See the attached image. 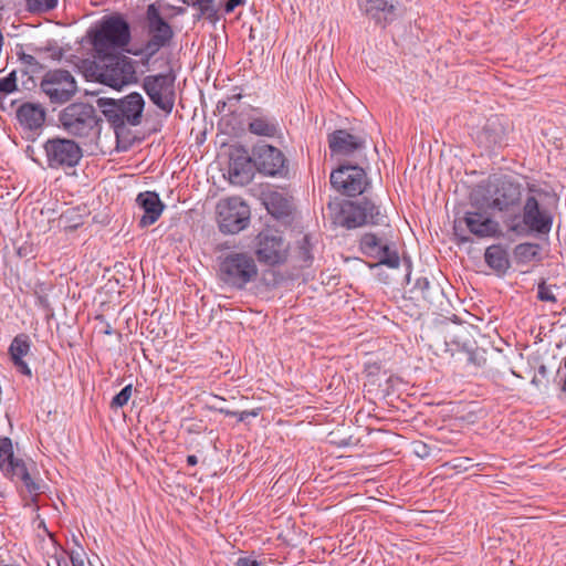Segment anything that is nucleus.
I'll return each instance as SVG.
<instances>
[{
  "mask_svg": "<svg viewBox=\"0 0 566 566\" xmlns=\"http://www.w3.org/2000/svg\"><path fill=\"white\" fill-rule=\"evenodd\" d=\"M546 192L535 186L528 187L524 198L522 219L514 217L509 228L511 231L520 232L527 229L541 234H547L552 229L553 217L551 212L542 206V200Z\"/></svg>",
  "mask_w": 566,
  "mask_h": 566,
  "instance_id": "nucleus-1",
  "label": "nucleus"
},
{
  "mask_svg": "<svg viewBox=\"0 0 566 566\" xmlns=\"http://www.w3.org/2000/svg\"><path fill=\"white\" fill-rule=\"evenodd\" d=\"M130 41V27L119 14L104 17L92 39L98 57H109Z\"/></svg>",
  "mask_w": 566,
  "mask_h": 566,
  "instance_id": "nucleus-2",
  "label": "nucleus"
},
{
  "mask_svg": "<svg viewBox=\"0 0 566 566\" xmlns=\"http://www.w3.org/2000/svg\"><path fill=\"white\" fill-rule=\"evenodd\" d=\"M62 128L71 136L94 140L101 133V119L95 108L87 103H73L59 115Z\"/></svg>",
  "mask_w": 566,
  "mask_h": 566,
  "instance_id": "nucleus-3",
  "label": "nucleus"
},
{
  "mask_svg": "<svg viewBox=\"0 0 566 566\" xmlns=\"http://www.w3.org/2000/svg\"><path fill=\"white\" fill-rule=\"evenodd\" d=\"M258 273L254 258L247 252H230L219 258L218 276L232 289H244L256 279Z\"/></svg>",
  "mask_w": 566,
  "mask_h": 566,
  "instance_id": "nucleus-4",
  "label": "nucleus"
},
{
  "mask_svg": "<svg viewBox=\"0 0 566 566\" xmlns=\"http://www.w3.org/2000/svg\"><path fill=\"white\" fill-rule=\"evenodd\" d=\"M105 106L104 114L115 127L142 124L145 99L140 93L133 92L119 99H109Z\"/></svg>",
  "mask_w": 566,
  "mask_h": 566,
  "instance_id": "nucleus-5",
  "label": "nucleus"
},
{
  "mask_svg": "<svg viewBox=\"0 0 566 566\" xmlns=\"http://www.w3.org/2000/svg\"><path fill=\"white\" fill-rule=\"evenodd\" d=\"M217 219L222 233L234 234L248 227L250 208L238 197L224 198L217 205Z\"/></svg>",
  "mask_w": 566,
  "mask_h": 566,
  "instance_id": "nucleus-6",
  "label": "nucleus"
},
{
  "mask_svg": "<svg viewBox=\"0 0 566 566\" xmlns=\"http://www.w3.org/2000/svg\"><path fill=\"white\" fill-rule=\"evenodd\" d=\"M48 167L67 169L75 167L83 157L82 148L73 139L54 137L44 143Z\"/></svg>",
  "mask_w": 566,
  "mask_h": 566,
  "instance_id": "nucleus-7",
  "label": "nucleus"
},
{
  "mask_svg": "<svg viewBox=\"0 0 566 566\" xmlns=\"http://www.w3.org/2000/svg\"><path fill=\"white\" fill-rule=\"evenodd\" d=\"M176 76L169 72L166 74L147 75L143 81V88L149 99L165 114H170L175 106Z\"/></svg>",
  "mask_w": 566,
  "mask_h": 566,
  "instance_id": "nucleus-8",
  "label": "nucleus"
},
{
  "mask_svg": "<svg viewBox=\"0 0 566 566\" xmlns=\"http://www.w3.org/2000/svg\"><path fill=\"white\" fill-rule=\"evenodd\" d=\"M385 221L377 206L364 199L361 202H345L339 212L338 222L347 229H355L365 224H381Z\"/></svg>",
  "mask_w": 566,
  "mask_h": 566,
  "instance_id": "nucleus-9",
  "label": "nucleus"
},
{
  "mask_svg": "<svg viewBox=\"0 0 566 566\" xmlns=\"http://www.w3.org/2000/svg\"><path fill=\"white\" fill-rule=\"evenodd\" d=\"M41 90L51 103L63 104L70 101L76 93L77 86L73 75L65 70H53L45 73Z\"/></svg>",
  "mask_w": 566,
  "mask_h": 566,
  "instance_id": "nucleus-10",
  "label": "nucleus"
},
{
  "mask_svg": "<svg viewBox=\"0 0 566 566\" xmlns=\"http://www.w3.org/2000/svg\"><path fill=\"white\" fill-rule=\"evenodd\" d=\"M254 252L261 263L276 265L286 260L289 244L276 231L268 229L256 235Z\"/></svg>",
  "mask_w": 566,
  "mask_h": 566,
  "instance_id": "nucleus-11",
  "label": "nucleus"
},
{
  "mask_svg": "<svg viewBox=\"0 0 566 566\" xmlns=\"http://www.w3.org/2000/svg\"><path fill=\"white\" fill-rule=\"evenodd\" d=\"M146 17L149 40L145 44L144 52L153 56L170 42L174 31L154 3L148 6Z\"/></svg>",
  "mask_w": 566,
  "mask_h": 566,
  "instance_id": "nucleus-12",
  "label": "nucleus"
},
{
  "mask_svg": "<svg viewBox=\"0 0 566 566\" xmlns=\"http://www.w3.org/2000/svg\"><path fill=\"white\" fill-rule=\"evenodd\" d=\"M521 199L520 186L507 178H501L489 185L485 202L491 209L511 211Z\"/></svg>",
  "mask_w": 566,
  "mask_h": 566,
  "instance_id": "nucleus-13",
  "label": "nucleus"
},
{
  "mask_svg": "<svg viewBox=\"0 0 566 566\" xmlns=\"http://www.w3.org/2000/svg\"><path fill=\"white\" fill-rule=\"evenodd\" d=\"M99 81L113 88L119 90L137 81L134 62L127 57H111L99 73Z\"/></svg>",
  "mask_w": 566,
  "mask_h": 566,
  "instance_id": "nucleus-14",
  "label": "nucleus"
},
{
  "mask_svg": "<svg viewBox=\"0 0 566 566\" xmlns=\"http://www.w3.org/2000/svg\"><path fill=\"white\" fill-rule=\"evenodd\" d=\"M331 184L346 196H357L367 185L366 174L358 166H340L331 174Z\"/></svg>",
  "mask_w": 566,
  "mask_h": 566,
  "instance_id": "nucleus-15",
  "label": "nucleus"
},
{
  "mask_svg": "<svg viewBox=\"0 0 566 566\" xmlns=\"http://www.w3.org/2000/svg\"><path fill=\"white\" fill-rule=\"evenodd\" d=\"M255 168L263 175L277 176L285 170V156L276 147L268 144H258L252 149V157Z\"/></svg>",
  "mask_w": 566,
  "mask_h": 566,
  "instance_id": "nucleus-16",
  "label": "nucleus"
},
{
  "mask_svg": "<svg viewBox=\"0 0 566 566\" xmlns=\"http://www.w3.org/2000/svg\"><path fill=\"white\" fill-rule=\"evenodd\" d=\"M359 247L365 255L374 258L378 264H384L391 269H397L400 264L397 251L384 243L374 233H365L360 239Z\"/></svg>",
  "mask_w": 566,
  "mask_h": 566,
  "instance_id": "nucleus-17",
  "label": "nucleus"
},
{
  "mask_svg": "<svg viewBox=\"0 0 566 566\" xmlns=\"http://www.w3.org/2000/svg\"><path fill=\"white\" fill-rule=\"evenodd\" d=\"M462 221L470 233L476 238L485 239L501 235L500 223L485 211H467Z\"/></svg>",
  "mask_w": 566,
  "mask_h": 566,
  "instance_id": "nucleus-18",
  "label": "nucleus"
},
{
  "mask_svg": "<svg viewBox=\"0 0 566 566\" xmlns=\"http://www.w3.org/2000/svg\"><path fill=\"white\" fill-rule=\"evenodd\" d=\"M358 3L364 14L381 27L392 22L397 17V0H359Z\"/></svg>",
  "mask_w": 566,
  "mask_h": 566,
  "instance_id": "nucleus-19",
  "label": "nucleus"
},
{
  "mask_svg": "<svg viewBox=\"0 0 566 566\" xmlns=\"http://www.w3.org/2000/svg\"><path fill=\"white\" fill-rule=\"evenodd\" d=\"M366 140L361 136L349 134L347 130L338 129L328 136V146L332 154L350 156L365 148Z\"/></svg>",
  "mask_w": 566,
  "mask_h": 566,
  "instance_id": "nucleus-20",
  "label": "nucleus"
},
{
  "mask_svg": "<svg viewBox=\"0 0 566 566\" xmlns=\"http://www.w3.org/2000/svg\"><path fill=\"white\" fill-rule=\"evenodd\" d=\"M136 202L144 211V214L139 219V226L143 228L154 224L163 213L164 203L156 192H142L137 196Z\"/></svg>",
  "mask_w": 566,
  "mask_h": 566,
  "instance_id": "nucleus-21",
  "label": "nucleus"
},
{
  "mask_svg": "<svg viewBox=\"0 0 566 566\" xmlns=\"http://www.w3.org/2000/svg\"><path fill=\"white\" fill-rule=\"evenodd\" d=\"M19 123L27 129L40 128L45 120V111L41 105L24 103L17 111Z\"/></svg>",
  "mask_w": 566,
  "mask_h": 566,
  "instance_id": "nucleus-22",
  "label": "nucleus"
},
{
  "mask_svg": "<svg viewBox=\"0 0 566 566\" xmlns=\"http://www.w3.org/2000/svg\"><path fill=\"white\" fill-rule=\"evenodd\" d=\"M29 352V336L25 334L17 335L11 342V345L9 347V354L18 370L27 376H31V369L29 368L28 364L23 360V357L27 356Z\"/></svg>",
  "mask_w": 566,
  "mask_h": 566,
  "instance_id": "nucleus-23",
  "label": "nucleus"
},
{
  "mask_svg": "<svg viewBox=\"0 0 566 566\" xmlns=\"http://www.w3.org/2000/svg\"><path fill=\"white\" fill-rule=\"evenodd\" d=\"M251 157L245 155L230 158L228 175L231 184L242 186L251 180Z\"/></svg>",
  "mask_w": 566,
  "mask_h": 566,
  "instance_id": "nucleus-24",
  "label": "nucleus"
},
{
  "mask_svg": "<svg viewBox=\"0 0 566 566\" xmlns=\"http://www.w3.org/2000/svg\"><path fill=\"white\" fill-rule=\"evenodd\" d=\"M249 132L256 136L276 137L281 135L277 120L269 116H253L248 125Z\"/></svg>",
  "mask_w": 566,
  "mask_h": 566,
  "instance_id": "nucleus-25",
  "label": "nucleus"
},
{
  "mask_svg": "<svg viewBox=\"0 0 566 566\" xmlns=\"http://www.w3.org/2000/svg\"><path fill=\"white\" fill-rule=\"evenodd\" d=\"M484 260L488 266L499 274H504L510 268L507 250L501 244H493L486 248Z\"/></svg>",
  "mask_w": 566,
  "mask_h": 566,
  "instance_id": "nucleus-26",
  "label": "nucleus"
},
{
  "mask_svg": "<svg viewBox=\"0 0 566 566\" xmlns=\"http://www.w3.org/2000/svg\"><path fill=\"white\" fill-rule=\"evenodd\" d=\"M264 205L269 213L276 218L289 216L292 209L290 199L279 191L266 193L264 196Z\"/></svg>",
  "mask_w": 566,
  "mask_h": 566,
  "instance_id": "nucleus-27",
  "label": "nucleus"
},
{
  "mask_svg": "<svg viewBox=\"0 0 566 566\" xmlns=\"http://www.w3.org/2000/svg\"><path fill=\"white\" fill-rule=\"evenodd\" d=\"M2 471L6 474H10L18 480H21L30 492L38 490V485L33 482L22 460L15 459L11 465H8Z\"/></svg>",
  "mask_w": 566,
  "mask_h": 566,
  "instance_id": "nucleus-28",
  "label": "nucleus"
},
{
  "mask_svg": "<svg viewBox=\"0 0 566 566\" xmlns=\"http://www.w3.org/2000/svg\"><path fill=\"white\" fill-rule=\"evenodd\" d=\"M18 90L15 72H11L8 76L0 78V109L8 111L6 105L7 97Z\"/></svg>",
  "mask_w": 566,
  "mask_h": 566,
  "instance_id": "nucleus-29",
  "label": "nucleus"
},
{
  "mask_svg": "<svg viewBox=\"0 0 566 566\" xmlns=\"http://www.w3.org/2000/svg\"><path fill=\"white\" fill-rule=\"evenodd\" d=\"M188 6L197 9L200 17H205L209 20L217 19L218 9L216 0H189Z\"/></svg>",
  "mask_w": 566,
  "mask_h": 566,
  "instance_id": "nucleus-30",
  "label": "nucleus"
},
{
  "mask_svg": "<svg viewBox=\"0 0 566 566\" xmlns=\"http://www.w3.org/2000/svg\"><path fill=\"white\" fill-rule=\"evenodd\" d=\"M15 460L13 455V448L10 438H1L0 439V469L3 470L8 465H11Z\"/></svg>",
  "mask_w": 566,
  "mask_h": 566,
  "instance_id": "nucleus-31",
  "label": "nucleus"
},
{
  "mask_svg": "<svg viewBox=\"0 0 566 566\" xmlns=\"http://www.w3.org/2000/svg\"><path fill=\"white\" fill-rule=\"evenodd\" d=\"M57 0H27V8L30 12H46L54 9Z\"/></svg>",
  "mask_w": 566,
  "mask_h": 566,
  "instance_id": "nucleus-32",
  "label": "nucleus"
},
{
  "mask_svg": "<svg viewBox=\"0 0 566 566\" xmlns=\"http://www.w3.org/2000/svg\"><path fill=\"white\" fill-rule=\"evenodd\" d=\"M211 409H213L220 413H223L226 416L238 417L239 421H245L249 417H258L260 413L259 408L249 410V411L245 410V411L237 412V411H231L223 407H217V405H213V406H211Z\"/></svg>",
  "mask_w": 566,
  "mask_h": 566,
  "instance_id": "nucleus-33",
  "label": "nucleus"
},
{
  "mask_svg": "<svg viewBox=\"0 0 566 566\" xmlns=\"http://www.w3.org/2000/svg\"><path fill=\"white\" fill-rule=\"evenodd\" d=\"M132 385L125 386L111 401V408L117 409L124 407L132 397Z\"/></svg>",
  "mask_w": 566,
  "mask_h": 566,
  "instance_id": "nucleus-34",
  "label": "nucleus"
},
{
  "mask_svg": "<svg viewBox=\"0 0 566 566\" xmlns=\"http://www.w3.org/2000/svg\"><path fill=\"white\" fill-rule=\"evenodd\" d=\"M431 290L432 286L427 277H420L416 281L413 291L423 300L431 301Z\"/></svg>",
  "mask_w": 566,
  "mask_h": 566,
  "instance_id": "nucleus-35",
  "label": "nucleus"
},
{
  "mask_svg": "<svg viewBox=\"0 0 566 566\" xmlns=\"http://www.w3.org/2000/svg\"><path fill=\"white\" fill-rule=\"evenodd\" d=\"M538 247L533 243H522L518 244L515 249L516 254L521 258H525L527 260H532L537 255Z\"/></svg>",
  "mask_w": 566,
  "mask_h": 566,
  "instance_id": "nucleus-36",
  "label": "nucleus"
},
{
  "mask_svg": "<svg viewBox=\"0 0 566 566\" xmlns=\"http://www.w3.org/2000/svg\"><path fill=\"white\" fill-rule=\"evenodd\" d=\"M537 297L543 302H556V297L552 292L551 287L545 283L541 282L537 287Z\"/></svg>",
  "mask_w": 566,
  "mask_h": 566,
  "instance_id": "nucleus-37",
  "label": "nucleus"
},
{
  "mask_svg": "<svg viewBox=\"0 0 566 566\" xmlns=\"http://www.w3.org/2000/svg\"><path fill=\"white\" fill-rule=\"evenodd\" d=\"M237 566H265L261 562H258L251 556L240 557L238 558Z\"/></svg>",
  "mask_w": 566,
  "mask_h": 566,
  "instance_id": "nucleus-38",
  "label": "nucleus"
},
{
  "mask_svg": "<svg viewBox=\"0 0 566 566\" xmlns=\"http://www.w3.org/2000/svg\"><path fill=\"white\" fill-rule=\"evenodd\" d=\"M244 0H228L224 4V12L231 13L237 7L243 4Z\"/></svg>",
  "mask_w": 566,
  "mask_h": 566,
  "instance_id": "nucleus-39",
  "label": "nucleus"
},
{
  "mask_svg": "<svg viewBox=\"0 0 566 566\" xmlns=\"http://www.w3.org/2000/svg\"><path fill=\"white\" fill-rule=\"evenodd\" d=\"M71 564V558H66L64 556H60V557H54L53 559V565L51 563L48 564V566H70Z\"/></svg>",
  "mask_w": 566,
  "mask_h": 566,
  "instance_id": "nucleus-40",
  "label": "nucleus"
},
{
  "mask_svg": "<svg viewBox=\"0 0 566 566\" xmlns=\"http://www.w3.org/2000/svg\"><path fill=\"white\" fill-rule=\"evenodd\" d=\"M303 243H304V245L301 248L302 249V258H303L304 261H308V260L312 259V255L310 254V251L307 249V245H308V238L307 237H304Z\"/></svg>",
  "mask_w": 566,
  "mask_h": 566,
  "instance_id": "nucleus-41",
  "label": "nucleus"
},
{
  "mask_svg": "<svg viewBox=\"0 0 566 566\" xmlns=\"http://www.w3.org/2000/svg\"><path fill=\"white\" fill-rule=\"evenodd\" d=\"M71 564L72 566H91L88 563H85L84 559L80 557L71 556Z\"/></svg>",
  "mask_w": 566,
  "mask_h": 566,
  "instance_id": "nucleus-42",
  "label": "nucleus"
},
{
  "mask_svg": "<svg viewBox=\"0 0 566 566\" xmlns=\"http://www.w3.org/2000/svg\"><path fill=\"white\" fill-rule=\"evenodd\" d=\"M23 61L27 63V64H35V59L32 56V55H29V54H23Z\"/></svg>",
  "mask_w": 566,
  "mask_h": 566,
  "instance_id": "nucleus-43",
  "label": "nucleus"
},
{
  "mask_svg": "<svg viewBox=\"0 0 566 566\" xmlns=\"http://www.w3.org/2000/svg\"><path fill=\"white\" fill-rule=\"evenodd\" d=\"M187 463H188L189 465H196V464L198 463V459H197V457H196V455H193V454L188 455V457H187Z\"/></svg>",
  "mask_w": 566,
  "mask_h": 566,
  "instance_id": "nucleus-44",
  "label": "nucleus"
},
{
  "mask_svg": "<svg viewBox=\"0 0 566 566\" xmlns=\"http://www.w3.org/2000/svg\"><path fill=\"white\" fill-rule=\"evenodd\" d=\"M538 374H539V375H542V376H546V374H547V368H546V366L541 365V366L538 367Z\"/></svg>",
  "mask_w": 566,
  "mask_h": 566,
  "instance_id": "nucleus-45",
  "label": "nucleus"
},
{
  "mask_svg": "<svg viewBox=\"0 0 566 566\" xmlns=\"http://www.w3.org/2000/svg\"><path fill=\"white\" fill-rule=\"evenodd\" d=\"M496 122H497V119H496V118H495V119H493V120H492V119H490V120L488 122L486 126L484 127V130H488L491 126H495V125H496Z\"/></svg>",
  "mask_w": 566,
  "mask_h": 566,
  "instance_id": "nucleus-46",
  "label": "nucleus"
},
{
  "mask_svg": "<svg viewBox=\"0 0 566 566\" xmlns=\"http://www.w3.org/2000/svg\"><path fill=\"white\" fill-rule=\"evenodd\" d=\"M562 390H563L564 392H566V377H565L564 384H563V386H562Z\"/></svg>",
  "mask_w": 566,
  "mask_h": 566,
  "instance_id": "nucleus-47",
  "label": "nucleus"
},
{
  "mask_svg": "<svg viewBox=\"0 0 566 566\" xmlns=\"http://www.w3.org/2000/svg\"><path fill=\"white\" fill-rule=\"evenodd\" d=\"M532 384H534V385H536V386L538 385V381H537V378H536V377H534V378L532 379Z\"/></svg>",
  "mask_w": 566,
  "mask_h": 566,
  "instance_id": "nucleus-48",
  "label": "nucleus"
},
{
  "mask_svg": "<svg viewBox=\"0 0 566 566\" xmlns=\"http://www.w3.org/2000/svg\"><path fill=\"white\" fill-rule=\"evenodd\" d=\"M426 444H422V449H423V453L421 455H427L428 453L426 452Z\"/></svg>",
  "mask_w": 566,
  "mask_h": 566,
  "instance_id": "nucleus-49",
  "label": "nucleus"
},
{
  "mask_svg": "<svg viewBox=\"0 0 566 566\" xmlns=\"http://www.w3.org/2000/svg\"><path fill=\"white\" fill-rule=\"evenodd\" d=\"M461 241H462V242H468V241H470V239H469V238L463 237V238H461Z\"/></svg>",
  "mask_w": 566,
  "mask_h": 566,
  "instance_id": "nucleus-50",
  "label": "nucleus"
},
{
  "mask_svg": "<svg viewBox=\"0 0 566 566\" xmlns=\"http://www.w3.org/2000/svg\"><path fill=\"white\" fill-rule=\"evenodd\" d=\"M214 398H216L217 400H221V401H223V400H224L222 397H217V396H216Z\"/></svg>",
  "mask_w": 566,
  "mask_h": 566,
  "instance_id": "nucleus-51",
  "label": "nucleus"
},
{
  "mask_svg": "<svg viewBox=\"0 0 566 566\" xmlns=\"http://www.w3.org/2000/svg\"><path fill=\"white\" fill-rule=\"evenodd\" d=\"M417 453L421 455L423 453V449H420V451H417Z\"/></svg>",
  "mask_w": 566,
  "mask_h": 566,
  "instance_id": "nucleus-52",
  "label": "nucleus"
},
{
  "mask_svg": "<svg viewBox=\"0 0 566 566\" xmlns=\"http://www.w3.org/2000/svg\"><path fill=\"white\" fill-rule=\"evenodd\" d=\"M564 367L566 369V356H565V359H564Z\"/></svg>",
  "mask_w": 566,
  "mask_h": 566,
  "instance_id": "nucleus-53",
  "label": "nucleus"
}]
</instances>
